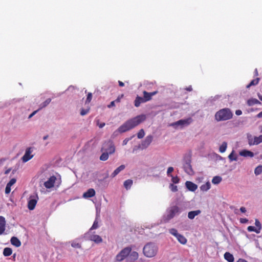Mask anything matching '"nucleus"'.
Masks as SVG:
<instances>
[{
	"mask_svg": "<svg viewBox=\"0 0 262 262\" xmlns=\"http://www.w3.org/2000/svg\"><path fill=\"white\" fill-rule=\"evenodd\" d=\"M158 93L157 91H154L151 93H148L145 91H143V99L145 100V102L148 101L150 100L152 98V97L156 94H157Z\"/></svg>",
	"mask_w": 262,
	"mask_h": 262,
	"instance_id": "12",
	"label": "nucleus"
},
{
	"mask_svg": "<svg viewBox=\"0 0 262 262\" xmlns=\"http://www.w3.org/2000/svg\"><path fill=\"white\" fill-rule=\"evenodd\" d=\"M38 109L36 111H34L33 113H32L29 116V118H31V117H32L38 111Z\"/></svg>",
	"mask_w": 262,
	"mask_h": 262,
	"instance_id": "55",
	"label": "nucleus"
},
{
	"mask_svg": "<svg viewBox=\"0 0 262 262\" xmlns=\"http://www.w3.org/2000/svg\"><path fill=\"white\" fill-rule=\"evenodd\" d=\"M92 99V94L91 93H89L87 95V98L85 101V103H90Z\"/></svg>",
	"mask_w": 262,
	"mask_h": 262,
	"instance_id": "43",
	"label": "nucleus"
},
{
	"mask_svg": "<svg viewBox=\"0 0 262 262\" xmlns=\"http://www.w3.org/2000/svg\"><path fill=\"white\" fill-rule=\"evenodd\" d=\"M125 168V166L124 165H121L119 166L117 168H116L114 172L112 173L111 177L112 178L116 176L121 171L123 170Z\"/></svg>",
	"mask_w": 262,
	"mask_h": 262,
	"instance_id": "22",
	"label": "nucleus"
},
{
	"mask_svg": "<svg viewBox=\"0 0 262 262\" xmlns=\"http://www.w3.org/2000/svg\"><path fill=\"white\" fill-rule=\"evenodd\" d=\"M130 140L129 138H126L123 141V145H125L127 144V142Z\"/></svg>",
	"mask_w": 262,
	"mask_h": 262,
	"instance_id": "54",
	"label": "nucleus"
},
{
	"mask_svg": "<svg viewBox=\"0 0 262 262\" xmlns=\"http://www.w3.org/2000/svg\"><path fill=\"white\" fill-rule=\"evenodd\" d=\"M51 101V98L47 99L46 101H45L43 103H42L40 105V107L39 108L38 110H40V109L45 107L47 106Z\"/></svg>",
	"mask_w": 262,
	"mask_h": 262,
	"instance_id": "33",
	"label": "nucleus"
},
{
	"mask_svg": "<svg viewBox=\"0 0 262 262\" xmlns=\"http://www.w3.org/2000/svg\"><path fill=\"white\" fill-rule=\"evenodd\" d=\"M31 152L32 150L31 148H28L26 149L25 155L22 157L23 162H26L32 158L33 155H31Z\"/></svg>",
	"mask_w": 262,
	"mask_h": 262,
	"instance_id": "11",
	"label": "nucleus"
},
{
	"mask_svg": "<svg viewBox=\"0 0 262 262\" xmlns=\"http://www.w3.org/2000/svg\"><path fill=\"white\" fill-rule=\"evenodd\" d=\"M11 243L16 247H19L21 246V242L19 239L15 236L11 237L10 240Z\"/></svg>",
	"mask_w": 262,
	"mask_h": 262,
	"instance_id": "18",
	"label": "nucleus"
},
{
	"mask_svg": "<svg viewBox=\"0 0 262 262\" xmlns=\"http://www.w3.org/2000/svg\"><path fill=\"white\" fill-rule=\"evenodd\" d=\"M133 184V181L131 179H128L124 181L123 185L126 190L130 188Z\"/></svg>",
	"mask_w": 262,
	"mask_h": 262,
	"instance_id": "26",
	"label": "nucleus"
},
{
	"mask_svg": "<svg viewBox=\"0 0 262 262\" xmlns=\"http://www.w3.org/2000/svg\"><path fill=\"white\" fill-rule=\"evenodd\" d=\"M222 181V178L220 176H215L212 180V183L214 184H218Z\"/></svg>",
	"mask_w": 262,
	"mask_h": 262,
	"instance_id": "32",
	"label": "nucleus"
},
{
	"mask_svg": "<svg viewBox=\"0 0 262 262\" xmlns=\"http://www.w3.org/2000/svg\"><path fill=\"white\" fill-rule=\"evenodd\" d=\"M16 182V180L14 178L11 179L10 181L7 184V185L11 187Z\"/></svg>",
	"mask_w": 262,
	"mask_h": 262,
	"instance_id": "47",
	"label": "nucleus"
},
{
	"mask_svg": "<svg viewBox=\"0 0 262 262\" xmlns=\"http://www.w3.org/2000/svg\"><path fill=\"white\" fill-rule=\"evenodd\" d=\"M98 227V222L95 220L94 222V223L92 225V226L91 227V228H90V230H94V229H97V228Z\"/></svg>",
	"mask_w": 262,
	"mask_h": 262,
	"instance_id": "46",
	"label": "nucleus"
},
{
	"mask_svg": "<svg viewBox=\"0 0 262 262\" xmlns=\"http://www.w3.org/2000/svg\"><path fill=\"white\" fill-rule=\"evenodd\" d=\"M227 147V143L226 142H223L222 145L220 146L219 148V151L220 152L223 153L224 152Z\"/></svg>",
	"mask_w": 262,
	"mask_h": 262,
	"instance_id": "31",
	"label": "nucleus"
},
{
	"mask_svg": "<svg viewBox=\"0 0 262 262\" xmlns=\"http://www.w3.org/2000/svg\"><path fill=\"white\" fill-rule=\"evenodd\" d=\"M248 142H249V145H257V143H254L256 142V139H255V137H254V138H248Z\"/></svg>",
	"mask_w": 262,
	"mask_h": 262,
	"instance_id": "42",
	"label": "nucleus"
},
{
	"mask_svg": "<svg viewBox=\"0 0 262 262\" xmlns=\"http://www.w3.org/2000/svg\"><path fill=\"white\" fill-rule=\"evenodd\" d=\"M71 246H72V247H73V248H75L80 249L81 248V246L80 244L77 243L75 241L72 242Z\"/></svg>",
	"mask_w": 262,
	"mask_h": 262,
	"instance_id": "37",
	"label": "nucleus"
},
{
	"mask_svg": "<svg viewBox=\"0 0 262 262\" xmlns=\"http://www.w3.org/2000/svg\"><path fill=\"white\" fill-rule=\"evenodd\" d=\"M169 232L176 237L179 234V233H178L177 230L174 228L170 229L169 230Z\"/></svg>",
	"mask_w": 262,
	"mask_h": 262,
	"instance_id": "39",
	"label": "nucleus"
},
{
	"mask_svg": "<svg viewBox=\"0 0 262 262\" xmlns=\"http://www.w3.org/2000/svg\"><path fill=\"white\" fill-rule=\"evenodd\" d=\"M224 258L228 262H233L234 260L233 255L228 252L224 254Z\"/></svg>",
	"mask_w": 262,
	"mask_h": 262,
	"instance_id": "23",
	"label": "nucleus"
},
{
	"mask_svg": "<svg viewBox=\"0 0 262 262\" xmlns=\"http://www.w3.org/2000/svg\"><path fill=\"white\" fill-rule=\"evenodd\" d=\"M101 151L107 152L110 155L114 154L115 151V146L113 141L108 140L105 141L102 144Z\"/></svg>",
	"mask_w": 262,
	"mask_h": 262,
	"instance_id": "4",
	"label": "nucleus"
},
{
	"mask_svg": "<svg viewBox=\"0 0 262 262\" xmlns=\"http://www.w3.org/2000/svg\"><path fill=\"white\" fill-rule=\"evenodd\" d=\"M131 251L132 249L129 247L124 248L116 255V260L118 261L123 260L125 257L128 256Z\"/></svg>",
	"mask_w": 262,
	"mask_h": 262,
	"instance_id": "5",
	"label": "nucleus"
},
{
	"mask_svg": "<svg viewBox=\"0 0 262 262\" xmlns=\"http://www.w3.org/2000/svg\"><path fill=\"white\" fill-rule=\"evenodd\" d=\"M256 142L254 143H257V145L262 142V135L258 137H255Z\"/></svg>",
	"mask_w": 262,
	"mask_h": 262,
	"instance_id": "45",
	"label": "nucleus"
},
{
	"mask_svg": "<svg viewBox=\"0 0 262 262\" xmlns=\"http://www.w3.org/2000/svg\"><path fill=\"white\" fill-rule=\"evenodd\" d=\"M115 101H112L109 105H108V107L111 108L113 106H115Z\"/></svg>",
	"mask_w": 262,
	"mask_h": 262,
	"instance_id": "57",
	"label": "nucleus"
},
{
	"mask_svg": "<svg viewBox=\"0 0 262 262\" xmlns=\"http://www.w3.org/2000/svg\"><path fill=\"white\" fill-rule=\"evenodd\" d=\"M259 78H257L255 79H253L249 84H248L247 85V88H250L251 86H252V85H255L256 84H257L259 82Z\"/></svg>",
	"mask_w": 262,
	"mask_h": 262,
	"instance_id": "34",
	"label": "nucleus"
},
{
	"mask_svg": "<svg viewBox=\"0 0 262 262\" xmlns=\"http://www.w3.org/2000/svg\"><path fill=\"white\" fill-rule=\"evenodd\" d=\"M200 213L201 211L200 210L191 211L188 212V217L189 219L192 220L195 216L200 214Z\"/></svg>",
	"mask_w": 262,
	"mask_h": 262,
	"instance_id": "21",
	"label": "nucleus"
},
{
	"mask_svg": "<svg viewBox=\"0 0 262 262\" xmlns=\"http://www.w3.org/2000/svg\"><path fill=\"white\" fill-rule=\"evenodd\" d=\"M118 84H119V85L121 87H123L124 86V83L120 80L118 81Z\"/></svg>",
	"mask_w": 262,
	"mask_h": 262,
	"instance_id": "59",
	"label": "nucleus"
},
{
	"mask_svg": "<svg viewBox=\"0 0 262 262\" xmlns=\"http://www.w3.org/2000/svg\"><path fill=\"white\" fill-rule=\"evenodd\" d=\"M38 198L37 195L36 196V198H34V196H31L30 197V200L28 203V208L30 210H33L37 204V200Z\"/></svg>",
	"mask_w": 262,
	"mask_h": 262,
	"instance_id": "7",
	"label": "nucleus"
},
{
	"mask_svg": "<svg viewBox=\"0 0 262 262\" xmlns=\"http://www.w3.org/2000/svg\"><path fill=\"white\" fill-rule=\"evenodd\" d=\"M239 154L240 156L244 157H253L254 154L251 151L244 149L239 151Z\"/></svg>",
	"mask_w": 262,
	"mask_h": 262,
	"instance_id": "16",
	"label": "nucleus"
},
{
	"mask_svg": "<svg viewBox=\"0 0 262 262\" xmlns=\"http://www.w3.org/2000/svg\"><path fill=\"white\" fill-rule=\"evenodd\" d=\"M158 251V247L154 243H149L146 244L143 249V254L147 257H155Z\"/></svg>",
	"mask_w": 262,
	"mask_h": 262,
	"instance_id": "3",
	"label": "nucleus"
},
{
	"mask_svg": "<svg viewBox=\"0 0 262 262\" xmlns=\"http://www.w3.org/2000/svg\"><path fill=\"white\" fill-rule=\"evenodd\" d=\"M242 112L240 110H238L235 111V114L237 116H239V115H242Z\"/></svg>",
	"mask_w": 262,
	"mask_h": 262,
	"instance_id": "56",
	"label": "nucleus"
},
{
	"mask_svg": "<svg viewBox=\"0 0 262 262\" xmlns=\"http://www.w3.org/2000/svg\"><path fill=\"white\" fill-rule=\"evenodd\" d=\"M173 171V168L172 167H169L167 169V174L168 176H170V173Z\"/></svg>",
	"mask_w": 262,
	"mask_h": 262,
	"instance_id": "50",
	"label": "nucleus"
},
{
	"mask_svg": "<svg viewBox=\"0 0 262 262\" xmlns=\"http://www.w3.org/2000/svg\"><path fill=\"white\" fill-rule=\"evenodd\" d=\"M139 255L138 252L136 251L130 252L128 255V260L130 262H133L138 258Z\"/></svg>",
	"mask_w": 262,
	"mask_h": 262,
	"instance_id": "17",
	"label": "nucleus"
},
{
	"mask_svg": "<svg viewBox=\"0 0 262 262\" xmlns=\"http://www.w3.org/2000/svg\"><path fill=\"white\" fill-rule=\"evenodd\" d=\"M146 102L143 97L137 96L134 101V105L136 107H139L141 103Z\"/></svg>",
	"mask_w": 262,
	"mask_h": 262,
	"instance_id": "19",
	"label": "nucleus"
},
{
	"mask_svg": "<svg viewBox=\"0 0 262 262\" xmlns=\"http://www.w3.org/2000/svg\"><path fill=\"white\" fill-rule=\"evenodd\" d=\"M188 91H191L192 90V88L191 85L189 86L188 87L186 88L185 89Z\"/></svg>",
	"mask_w": 262,
	"mask_h": 262,
	"instance_id": "60",
	"label": "nucleus"
},
{
	"mask_svg": "<svg viewBox=\"0 0 262 262\" xmlns=\"http://www.w3.org/2000/svg\"><path fill=\"white\" fill-rule=\"evenodd\" d=\"M237 262H248L247 260L244 259L240 258L239 259Z\"/></svg>",
	"mask_w": 262,
	"mask_h": 262,
	"instance_id": "61",
	"label": "nucleus"
},
{
	"mask_svg": "<svg viewBox=\"0 0 262 262\" xmlns=\"http://www.w3.org/2000/svg\"><path fill=\"white\" fill-rule=\"evenodd\" d=\"M12 253V250L11 249V248H8V247H6L5 248H4V250H3V255L5 256H9L10 255H11Z\"/></svg>",
	"mask_w": 262,
	"mask_h": 262,
	"instance_id": "28",
	"label": "nucleus"
},
{
	"mask_svg": "<svg viewBox=\"0 0 262 262\" xmlns=\"http://www.w3.org/2000/svg\"><path fill=\"white\" fill-rule=\"evenodd\" d=\"M240 223L242 224H245L248 222V220L246 218H241L240 219Z\"/></svg>",
	"mask_w": 262,
	"mask_h": 262,
	"instance_id": "52",
	"label": "nucleus"
},
{
	"mask_svg": "<svg viewBox=\"0 0 262 262\" xmlns=\"http://www.w3.org/2000/svg\"><path fill=\"white\" fill-rule=\"evenodd\" d=\"M260 104L259 100L255 98H251L247 101V104L249 106H252L255 104Z\"/></svg>",
	"mask_w": 262,
	"mask_h": 262,
	"instance_id": "24",
	"label": "nucleus"
},
{
	"mask_svg": "<svg viewBox=\"0 0 262 262\" xmlns=\"http://www.w3.org/2000/svg\"><path fill=\"white\" fill-rule=\"evenodd\" d=\"M186 188L191 191H194L198 188V186L190 181H186L185 183Z\"/></svg>",
	"mask_w": 262,
	"mask_h": 262,
	"instance_id": "14",
	"label": "nucleus"
},
{
	"mask_svg": "<svg viewBox=\"0 0 262 262\" xmlns=\"http://www.w3.org/2000/svg\"><path fill=\"white\" fill-rule=\"evenodd\" d=\"M247 230L249 232H256V233H259L260 232V231L257 229V228L254 226H248V228H247Z\"/></svg>",
	"mask_w": 262,
	"mask_h": 262,
	"instance_id": "35",
	"label": "nucleus"
},
{
	"mask_svg": "<svg viewBox=\"0 0 262 262\" xmlns=\"http://www.w3.org/2000/svg\"><path fill=\"white\" fill-rule=\"evenodd\" d=\"M104 125H105V123H101V124H100L99 125V127L100 128H102L103 126H104Z\"/></svg>",
	"mask_w": 262,
	"mask_h": 262,
	"instance_id": "63",
	"label": "nucleus"
},
{
	"mask_svg": "<svg viewBox=\"0 0 262 262\" xmlns=\"http://www.w3.org/2000/svg\"><path fill=\"white\" fill-rule=\"evenodd\" d=\"M56 180V177L52 176L49 178L48 181L44 183V186L46 188L49 189L52 188Z\"/></svg>",
	"mask_w": 262,
	"mask_h": 262,
	"instance_id": "8",
	"label": "nucleus"
},
{
	"mask_svg": "<svg viewBox=\"0 0 262 262\" xmlns=\"http://www.w3.org/2000/svg\"><path fill=\"white\" fill-rule=\"evenodd\" d=\"M255 225L257 229H258L260 231L261 229V224L258 219H255Z\"/></svg>",
	"mask_w": 262,
	"mask_h": 262,
	"instance_id": "40",
	"label": "nucleus"
},
{
	"mask_svg": "<svg viewBox=\"0 0 262 262\" xmlns=\"http://www.w3.org/2000/svg\"><path fill=\"white\" fill-rule=\"evenodd\" d=\"M262 172V165H259L256 167L254 170V173L257 176Z\"/></svg>",
	"mask_w": 262,
	"mask_h": 262,
	"instance_id": "36",
	"label": "nucleus"
},
{
	"mask_svg": "<svg viewBox=\"0 0 262 262\" xmlns=\"http://www.w3.org/2000/svg\"><path fill=\"white\" fill-rule=\"evenodd\" d=\"M169 187H170L171 190L173 192H176L178 190L177 186L176 185H174L173 184H170Z\"/></svg>",
	"mask_w": 262,
	"mask_h": 262,
	"instance_id": "48",
	"label": "nucleus"
},
{
	"mask_svg": "<svg viewBox=\"0 0 262 262\" xmlns=\"http://www.w3.org/2000/svg\"><path fill=\"white\" fill-rule=\"evenodd\" d=\"M10 191H11V187L7 185L6 188H5V193L9 194L10 192Z\"/></svg>",
	"mask_w": 262,
	"mask_h": 262,
	"instance_id": "51",
	"label": "nucleus"
},
{
	"mask_svg": "<svg viewBox=\"0 0 262 262\" xmlns=\"http://www.w3.org/2000/svg\"><path fill=\"white\" fill-rule=\"evenodd\" d=\"M214 117L217 121H226L232 118L233 113L229 108H225L217 111Z\"/></svg>",
	"mask_w": 262,
	"mask_h": 262,
	"instance_id": "2",
	"label": "nucleus"
},
{
	"mask_svg": "<svg viewBox=\"0 0 262 262\" xmlns=\"http://www.w3.org/2000/svg\"><path fill=\"white\" fill-rule=\"evenodd\" d=\"M180 212V208L177 206L171 207L167 211V215L166 217V221H168L172 219L176 214Z\"/></svg>",
	"mask_w": 262,
	"mask_h": 262,
	"instance_id": "6",
	"label": "nucleus"
},
{
	"mask_svg": "<svg viewBox=\"0 0 262 262\" xmlns=\"http://www.w3.org/2000/svg\"><path fill=\"white\" fill-rule=\"evenodd\" d=\"M6 222L5 218L3 216H0V226H6Z\"/></svg>",
	"mask_w": 262,
	"mask_h": 262,
	"instance_id": "41",
	"label": "nucleus"
},
{
	"mask_svg": "<svg viewBox=\"0 0 262 262\" xmlns=\"http://www.w3.org/2000/svg\"><path fill=\"white\" fill-rule=\"evenodd\" d=\"M170 177H172L171 181L173 182V183L177 184V183H178L179 182L180 180H179V178L177 176H176V177H172V175H170Z\"/></svg>",
	"mask_w": 262,
	"mask_h": 262,
	"instance_id": "44",
	"label": "nucleus"
},
{
	"mask_svg": "<svg viewBox=\"0 0 262 262\" xmlns=\"http://www.w3.org/2000/svg\"><path fill=\"white\" fill-rule=\"evenodd\" d=\"M228 158L231 162L233 161H236L237 160V157L234 154V150H232V151L228 156Z\"/></svg>",
	"mask_w": 262,
	"mask_h": 262,
	"instance_id": "29",
	"label": "nucleus"
},
{
	"mask_svg": "<svg viewBox=\"0 0 262 262\" xmlns=\"http://www.w3.org/2000/svg\"><path fill=\"white\" fill-rule=\"evenodd\" d=\"M153 137L151 135L147 136L145 139L142 141L141 145L142 148H145L147 147L151 143Z\"/></svg>",
	"mask_w": 262,
	"mask_h": 262,
	"instance_id": "13",
	"label": "nucleus"
},
{
	"mask_svg": "<svg viewBox=\"0 0 262 262\" xmlns=\"http://www.w3.org/2000/svg\"><path fill=\"white\" fill-rule=\"evenodd\" d=\"M11 170V169L10 168H9V169H8L6 170L5 171V174H8V173L10 172Z\"/></svg>",
	"mask_w": 262,
	"mask_h": 262,
	"instance_id": "64",
	"label": "nucleus"
},
{
	"mask_svg": "<svg viewBox=\"0 0 262 262\" xmlns=\"http://www.w3.org/2000/svg\"><path fill=\"white\" fill-rule=\"evenodd\" d=\"M90 239L91 241L97 244L100 243L102 242V238L98 235H92L90 236Z\"/></svg>",
	"mask_w": 262,
	"mask_h": 262,
	"instance_id": "20",
	"label": "nucleus"
},
{
	"mask_svg": "<svg viewBox=\"0 0 262 262\" xmlns=\"http://www.w3.org/2000/svg\"><path fill=\"white\" fill-rule=\"evenodd\" d=\"M95 195V191L93 188H90L84 192L83 194V197L84 198H90L94 196Z\"/></svg>",
	"mask_w": 262,
	"mask_h": 262,
	"instance_id": "15",
	"label": "nucleus"
},
{
	"mask_svg": "<svg viewBox=\"0 0 262 262\" xmlns=\"http://www.w3.org/2000/svg\"><path fill=\"white\" fill-rule=\"evenodd\" d=\"M176 238L178 241L183 245H185L187 243V239L183 235L180 234H179Z\"/></svg>",
	"mask_w": 262,
	"mask_h": 262,
	"instance_id": "27",
	"label": "nucleus"
},
{
	"mask_svg": "<svg viewBox=\"0 0 262 262\" xmlns=\"http://www.w3.org/2000/svg\"><path fill=\"white\" fill-rule=\"evenodd\" d=\"M6 226H0V235H2L4 233L5 230Z\"/></svg>",
	"mask_w": 262,
	"mask_h": 262,
	"instance_id": "53",
	"label": "nucleus"
},
{
	"mask_svg": "<svg viewBox=\"0 0 262 262\" xmlns=\"http://www.w3.org/2000/svg\"><path fill=\"white\" fill-rule=\"evenodd\" d=\"M240 211L243 213H245L246 212V209L244 207H241L240 208Z\"/></svg>",
	"mask_w": 262,
	"mask_h": 262,
	"instance_id": "58",
	"label": "nucleus"
},
{
	"mask_svg": "<svg viewBox=\"0 0 262 262\" xmlns=\"http://www.w3.org/2000/svg\"><path fill=\"white\" fill-rule=\"evenodd\" d=\"M146 119L144 115H141L130 119L121 125L118 129L120 133H124L137 126Z\"/></svg>",
	"mask_w": 262,
	"mask_h": 262,
	"instance_id": "1",
	"label": "nucleus"
},
{
	"mask_svg": "<svg viewBox=\"0 0 262 262\" xmlns=\"http://www.w3.org/2000/svg\"><path fill=\"white\" fill-rule=\"evenodd\" d=\"M210 183L209 182H207L205 184L201 185V186L200 187V189L202 191H207L210 188Z\"/></svg>",
	"mask_w": 262,
	"mask_h": 262,
	"instance_id": "25",
	"label": "nucleus"
},
{
	"mask_svg": "<svg viewBox=\"0 0 262 262\" xmlns=\"http://www.w3.org/2000/svg\"><path fill=\"white\" fill-rule=\"evenodd\" d=\"M185 171L189 175H193L194 171L191 165L190 161L185 162L183 166Z\"/></svg>",
	"mask_w": 262,
	"mask_h": 262,
	"instance_id": "10",
	"label": "nucleus"
},
{
	"mask_svg": "<svg viewBox=\"0 0 262 262\" xmlns=\"http://www.w3.org/2000/svg\"><path fill=\"white\" fill-rule=\"evenodd\" d=\"M102 154H101V155L100 157V160L101 161H105L108 159L110 154H108L107 152H105V151H102Z\"/></svg>",
	"mask_w": 262,
	"mask_h": 262,
	"instance_id": "30",
	"label": "nucleus"
},
{
	"mask_svg": "<svg viewBox=\"0 0 262 262\" xmlns=\"http://www.w3.org/2000/svg\"><path fill=\"white\" fill-rule=\"evenodd\" d=\"M89 112V108H88V109L82 108L80 111V115L81 116L85 115L86 114H87Z\"/></svg>",
	"mask_w": 262,
	"mask_h": 262,
	"instance_id": "49",
	"label": "nucleus"
},
{
	"mask_svg": "<svg viewBox=\"0 0 262 262\" xmlns=\"http://www.w3.org/2000/svg\"><path fill=\"white\" fill-rule=\"evenodd\" d=\"M145 135L143 129H141L137 134V137L139 139H142Z\"/></svg>",
	"mask_w": 262,
	"mask_h": 262,
	"instance_id": "38",
	"label": "nucleus"
},
{
	"mask_svg": "<svg viewBox=\"0 0 262 262\" xmlns=\"http://www.w3.org/2000/svg\"><path fill=\"white\" fill-rule=\"evenodd\" d=\"M257 116L258 117V118H261L262 117V111L260 112V113H259Z\"/></svg>",
	"mask_w": 262,
	"mask_h": 262,
	"instance_id": "62",
	"label": "nucleus"
},
{
	"mask_svg": "<svg viewBox=\"0 0 262 262\" xmlns=\"http://www.w3.org/2000/svg\"><path fill=\"white\" fill-rule=\"evenodd\" d=\"M192 122V119L189 118L186 119H181L180 120L174 123H173L172 125L173 126H178L181 125L182 126H184L185 125H189Z\"/></svg>",
	"mask_w": 262,
	"mask_h": 262,
	"instance_id": "9",
	"label": "nucleus"
}]
</instances>
